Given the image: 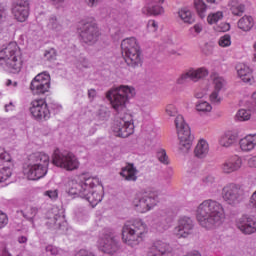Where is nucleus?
<instances>
[{"instance_id":"obj_16","label":"nucleus","mask_w":256,"mask_h":256,"mask_svg":"<svg viewBox=\"0 0 256 256\" xmlns=\"http://www.w3.org/2000/svg\"><path fill=\"white\" fill-rule=\"evenodd\" d=\"M207 75H209V70H207L205 67H200L197 69L190 68L180 75V77L176 80V83L177 85H185V83H189V81L197 83V81L205 79Z\"/></svg>"},{"instance_id":"obj_15","label":"nucleus","mask_w":256,"mask_h":256,"mask_svg":"<svg viewBox=\"0 0 256 256\" xmlns=\"http://www.w3.org/2000/svg\"><path fill=\"white\" fill-rule=\"evenodd\" d=\"M29 111L36 121H47L51 118V111L45 99H35L30 103Z\"/></svg>"},{"instance_id":"obj_48","label":"nucleus","mask_w":256,"mask_h":256,"mask_svg":"<svg viewBox=\"0 0 256 256\" xmlns=\"http://www.w3.org/2000/svg\"><path fill=\"white\" fill-rule=\"evenodd\" d=\"M149 33H155L159 29V24L155 20H149L147 24Z\"/></svg>"},{"instance_id":"obj_41","label":"nucleus","mask_w":256,"mask_h":256,"mask_svg":"<svg viewBox=\"0 0 256 256\" xmlns=\"http://www.w3.org/2000/svg\"><path fill=\"white\" fill-rule=\"evenodd\" d=\"M203 31V24H195L194 26L190 27L188 30V35L190 37H197Z\"/></svg>"},{"instance_id":"obj_12","label":"nucleus","mask_w":256,"mask_h":256,"mask_svg":"<svg viewBox=\"0 0 256 256\" xmlns=\"http://www.w3.org/2000/svg\"><path fill=\"white\" fill-rule=\"evenodd\" d=\"M222 198L228 205L236 207L245 200V192L241 189V186L230 183L223 187Z\"/></svg>"},{"instance_id":"obj_62","label":"nucleus","mask_w":256,"mask_h":256,"mask_svg":"<svg viewBox=\"0 0 256 256\" xmlns=\"http://www.w3.org/2000/svg\"><path fill=\"white\" fill-rule=\"evenodd\" d=\"M5 169H11V168H9V167H2V168H0V177H3V175H5Z\"/></svg>"},{"instance_id":"obj_10","label":"nucleus","mask_w":256,"mask_h":256,"mask_svg":"<svg viewBox=\"0 0 256 256\" xmlns=\"http://www.w3.org/2000/svg\"><path fill=\"white\" fill-rule=\"evenodd\" d=\"M52 163L56 167L66 169V171H75V169H79V160L77 159V156L72 152H61L59 149L54 150Z\"/></svg>"},{"instance_id":"obj_47","label":"nucleus","mask_w":256,"mask_h":256,"mask_svg":"<svg viewBox=\"0 0 256 256\" xmlns=\"http://www.w3.org/2000/svg\"><path fill=\"white\" fill-rule=\"evenodd\" d=\"M9 223V217L5 214V212L0 211V229L7 227Z\"/></svg>"},{"instance_id":"obj_11","label":"nucleus","mask_w":256,"mask_h":256,"mask_svg":"<svg viewBox=\"0 0 256 256\" xmlns=\"http://www.w3.org/2000/svg\"><path fill=\"white\" fill-rule=\"evenodd\" d=\"M99 27L95 20L82 21V26L80 27V39L82 43L86 45H95L96 41H99Z\"/></svg>"},{"instance_id":"obj_38","label":"nucleus","mask_w":256,"mask_h":256,"mask_svg":"<svg viewBox=\"0 0 256 256\" xmlns=\"http://www.w3.org/2000/svg\"><path fill=\"white\" fill-rule=\"evenodd\" d=\"M222 19H223L222 11L210 13L207 17V21L209 25H217L218 21H222Z\"/></svg>"},{"instance_id":"obj_59","label":"nucleus","mask_w":256,"mask_h":256,"mask_svg":"<svg viewBox=\"0 0 256 256\" xmlns=\"http://www.w3.org/2000/svg\"><path fill=\"white\" fill-rule=\"evenodd\" d=\"M205 95H207V92H205V91H198V92L195 93L196 99H203V97Z\"/></svg>"},{"instance_id":"obj_63","label":"nucleus","mask_w":256,"mask_h":256,"mask_svg":"<svg viewBox=\"0 0 256 256\" xmlns=\"http://www.w3.org/2000/svg\"><path fill=\"white\" fill-rule=\"evenodd\" d=\"M249 163H254V164H253V167H256V156L252 157V158L249 160Z\"/></svg>"},{"instance_id":"obj_43","label":"nucleus","mask_w":256,"mask_h":256,"mask_svg":"<svg viewBox=\"0 0 256 256\" xmlns=\"http://www.w3.org/2000/svg\"><path fill=\"white\" fill-rule=\"evenodd\" d=\"M231 29V24L227 22H221L220 24L214 26V31L218 33H225Z\"/></svg>"},{"instance_id":"obj_20","label":"nucleus","mask_w":256,"mask_h":256,"mask_svg":"<svg viewBox=\"0 0 256 256\" xmlns=\"http://www.w3.org/2000/svg\"><path fill=\"white\" fill-rule=\"evenodd\" d=\"M236 227L243 235H253V233H256V218L244 214L236 220Z\"/></svg>"},{"instance_id":"obj_64","label":"nucleus","mask_w":256,"mask_h":256,"mask_svg":"<svg viewBox=\"0 0 256 256\" xmlns=\"http://www.w3.org/2000/svg\"><path fill=\"white\" fill-rule=\"evenodd\" d=\"M12 83H13V82H12L11 80H7V81H6L7 87H9Z\"/></svg>"},{"instance_id":"obj_22","label":"nucleus","mask_w":256,"mask_h":256,"mask_svg":"<svg viewBox=\"0 0 256 256\" xmlns=\"http://www.w3.org/2000/svg\"><path fill=\"white\" fill-rule=\"evenodd\" d=\"M241 167H243V159L232 156L221 164L220 169L224 175H231V173H237Z\"/></svg>"},{"instance_id":"obj_44","label":"nucleus","mask_w":256,"mask_h":256,"mask_svg":"<svg viewBox=\"0 0 256 256\" xmlns=\"http://www.w3.org/2000/svg\"><path fill=\"white\" fill-rule=\"evenodd\" d=\"M45 251L48 255H52V256H57L61 254V249L51 244L45 247Z\"/></svg>"},{"instance_id":"obj_18","label":"nucleus","mask_w":256,"mask_h":256,"mask_svg":"<svg viewBox=\"0 0 256 256\" xmlns=\"http://www.w3.org/2000/svg\"><path fill=\"white\" fill-rule=\"evenodd\" d=\"M194 227L195 224L190 217L182 216L178 219V225L174 228L173 233L178 239H186L188 235L193 233Z\"/></svg>"},{"instance_id":"obj_4","label":"nucleus","mask_w":256,"mask_h":256,"mask_svg":"<svg viewBox=\"0 0 256 256\" xmlns=\"http://www.w3.org/2000/svg\"><path fill=\"white\" fill-rule=\"evenodd\" d=\"M29 164L24 169V175L30 181L43 179L49 171V155L43 152H35L29 156Z\"/></svg>"},{"instance_id":"obj_7","label":"nucleus","mask_w":256,"mask_h":256,"mask_svg":"<svg viewBox=\"0 0 256 256\" xmlns=\"http://www.w3.org/2000/svg\"><path fill=\"white\" fill-rule=\"evenodd\" d=\"M122 55L125 63L132 69H137L143 65V56L141 55V47L135 37L126 38L121 43Z\"/></svg>"},{"instance_id":"obj_55","label":"nucleus","mask_w":256,"mask_h":256,"mask_svg":"<svg viewBox=\"0 0 256 256\" xmlns=\"http://www.w3.org/2000/svg\"><path fill=\"white\" fill-rule=\"evenodd\" d=\"M75 256H95V254L87 251V250H79Z\"/></svg>"},{"instance_id":"obj_45","label":"nucleus","mask_w":256,"mask_h":256,"mask_svg":"<svg viewBox=\"0 0 256 256\" xmlns=\"http://www.w3.org/2000/svg\"><path fill=\"white\" fill-rule=\"evenodd\" d=\"M44 57H46L48 61H55V59H57V50H55V48L46 50Z\"/></svg>"},{"instance_id":"obj_54","label":"nucleus","mask_w":256,"mask_h":256,"mask_svg":"<svg viewBox=\"0 0 256 256\" xmlns=\"http://www.w3.org/2000/svg\"><path fill=\"white\" fill-rule=\"evenodd\" d=\"M88 7H97L103 0H84Z\"/></svg>"},{"instance_id":"obj_6","label":"nucleus","mask_w":256,"mask_h":256,"mask_svg":"<svg viewBox=\"0 0 256 256\" xmlns=\"http://www.w3.org/2000/svg\"><path fill=\"white\" fill-rule=\"evenodd\" d=\"M0 67L8 69L11 73H19L23 67L21 50L16 42H10L7 47L0 50Z\"/></svg>"},{"instance_id":"obj_34","label":"nucleus","mask_w":256,"mask_h":256,"mask_svg":"<svg viewBox=\"0 0 256 256\" xmlns=\"http://www.w3.org/2000/svg\"><path fill=\"white\" fill-rule=\"evenodd\" d=\"M230 11L232 15H236L238 17H241L243 13H245V5L241 4L237 0L230 1Z\"/></svg>"},{"instance_id":"obj_35","label":"nucleus","mask_w":256,"mask_h":256,"mask_svg":"<svg viewBox=\"0 0 256 256\" xmlns=\"http://www.w3.org/2000/svg\"><path fill=\"white\" fill-rule=\"evenodd\" d=\"M194 8L200 19H205L207 15V4L203 0H194Z\"/></svg>"},{"instance_id":"obj_36","label":"nucleus","mask_w":256,"mask_h":256,"mask_svg":"<svg viewBox=\"0 0 256 256\" xmlns=\"http://www.w3.org/2000/svg\"><path fill=\"white\" fill-rule=\"evenodd\" d=\"M20 213L24 217V219H27L28 221H33V219H35V217L37 216V213H39V208L29 206L25 210H21Z\"/></svg>"},{"instance_id":"obj_42","label":"nucleus","mask_w":256,"mask_h":256,"mask_svg":"<svg viewBox=\"0 0 256 256\" xmlns=\"http://www.w3.org/2000/svg\"><path fill=\"white\" fill-rule=\"evenodd\" d=\"M157 159L160 161V163H163V165H169V157L167 156V152L163 149H160L157 151Z\"/></svg>"},{"instance_id":"obj_40","label":"nucleus","mask_w":256,"mask_h":256,"mask_svg":"<svg viewBox=\"0 0 256 256\" xmlns=\"http://www.w3.org/2000/svg\"><path fill=\"white\" fill-rule=\"evenodd\" d=\"M238 121H249L251 119V110L240 109L236 114Z\"/></svg>"},{"instance_id":"obj_56","label":"nucleus","mask_w":256,"mask_h":256,"mask_svg":"<svg viewBox=\"0 0 256 256\" xmlns=\"http://www.w3.org/2000/svg\"><path fill=\"white\" fill-rule=\"evenodd\" d=\"M95 97H97V91L95 89H89L88 90V99H90V101H93L95 99Z\"/></svg>"},{"instance_id":"obj_8","label":"nucleus","mask_w":256,"mask_h":256,"mask_svg":"<svg viewBox=\"0 0 256 256\" xmlns=\"http://www.w3.org/2000/svg\"><path fill=\"white\" fill-rule=\"evenodd\" d=\"M175 125L178 133L179 146L178 149L182 153H188L189 149L193 147V135H191V128L185 123L182 115H178L175 119Z\"/></svg>"},{"instance_id":"obj_60","label":"nucleus","mask_w":256,"mask_h":256,"mask_svg":"<svg viewBox=\"0 0 256 256\" xmlns=\"http://www.w3.org/2000/svg\"><path fill=\"white\" fill-rule=\"evenodd\" d=\"M28 239L27 236H19L18 237V243L23 244V243H27Z\"/></svg>"},{"instance_id":"obj_57","label":"nucleus","mask_w":256,"mask_h":256,"mask_svg":"<svg viewBox=\"0 0 256 256\" xmlns=\"http://www.w3.org/2000/svg\"><path fill=\"white\" fill-rule=\"evenodd\" d=\"M6 11L7 9L5 8V6H3V4H0V23H3V18L5 17Z\"/></svg>"},{"instance_id":"obj_17","label":"nucleus","mask_w":256,"mask_h":256,"mask_svg":"<svg viewBox=\"0 0 256 256\" xmlns=\"http://www.w3.org/2000/svg\"><path fill=\"white\" fill-rule=\"evenodd\" d=\"M45 225L48 229H63L67 225L65 216L59 212V209L52 208L45 215Z\"/></svg>"},{"instance_id":"obj_19","label":"nucleus","mask_w":256,"mask_h":256,"mask_svg":"<svg viewBox=\"0 0 256 256\" xmlns=\"http://www.w3.org/2000/svg\"><path fill=\"white\" fill-rule=\"evenodd\" d=\"M29 0H16L12 5V15L19 23H25L29 19Z\"/></svg>"},{"instance_id":"obj_5","label":"nucleus","mask_w":256,"mask_h":256,"mask_svg":"<svg viewBox=\"0 0 256 256\" xmlns=\"http://www.w3.org/2000/svg\"><path fill=\"white\" fill-rule=\"evenodd\" d=\"M147 233V224L143 220L136 219L127 222L122 228V241L128 247L135 249L143 241Z\"/></svg>"},{"instance_id":"obj_50","label":"nucleus","mask_w":256,"mask_h":256,"mask_svg":"<svg viewBox=\"0 0 256 256\" xmlns=\"http://www.w3.org/2000/svg\"><path fill=\"white\" fill-rule=\"evenodd\" d=\"M166 113L169 117H175L177 115V108L173 104H169L166 107Z\"/></svg>"},{"instance_id":"obj_14","label":"nucleus","mask_w":256,"mask_h":256,"mask_svg":"<svg viewBox=\"0 0 256 256\" xmlns=\"http://www.w3.org/2000/svg\"><path fill=\"white\" fill-rule=\"evenodd\" d=\"M51 89V75L42 72L36 75L30 83V91L32 95H45Z\"/></svg>"},{"instance_id":"obj_23","label":"nucleus","mask_w":256,"mask_h":256,"mask_svg":"<svg viewBox=\"0 0 256 256\" xmlns=\"http://www.w3.org/2000/svg\"><path fill=\"white\" fill-rule=\"evenodd\" d=\"M137 173H139V170H137V167H135L134 163H127L126 166L121 168V171L119 173L120 177H123L125 181H137Z\"/></svg>"},{"instance_id":"obj_39","label":"nucleus","mask_w":256,"mask_h":256,"mask_svg":"<svg viewBox=\"0 0 256 256\" xmlns=\"http://www.w3.org/2000/svg\"><path fill=\"white\" fill-rule=\"evenodd\" d=\"M211 78L214 83V90L221 91V89H223V86L225 85V79L219 76V74H213Z\"/></svg>"},{"instance_id":"obj_53","label":"nucleus","mask_w":256,"mask_h":256,"mask_svg":"<svg viewBox=\"0 0 256 256\" xmlns=\"http://www.w3.org/2000/svg\"><path fill=\"white\" fill-rule=\"evenodd\" d=\"M49 3L56 7V9H59L65 4V0H49Z\"/></svg>"},{"instance_id":"obj_37","label":"nucleus","mask_w":256,"mask_h":256,"mask_svg":"<svg viewBox=\"0 0 256 256\" xmlns=\"http://www.w3.org/2000/svg\"><path fill=\"white\" fill-rule=\"evenodd\" d=\"M212 110L213 106H211L207 101H198L196 103V111H198L200 115H207V113H211Z\"/></svg>"},{"instance_id":"obj_24","label":"nucleus","mask_w":256,"mask_h":256,"mask_svg":"<svg viewBox=\"0 0 256 256\" xmlns=\"http://www.w3.org/2000/svg\"><path fill=\"white\" fill-rule=\"evenodd\" d=\"M152 219L154 223H160L163 229H169V225L173 223V218L167 216V213L163 210L153 213Z\"/></svg>"},{"instance_id":"obj_29","label":"nucleus","mask_w":256,"mask_h":256,"mask_svg":"<svg viewBox=\"0 0 256 256\" xmlns=\"http://www.w3.org/2000/svg\"><path fill=\"white\" fill-rule=\"evenodd\" d=\"M178 17L187 25H193L195 23V16H193V12L189 8L180 9L178 11Z\"/></svg>"},{"instance_id":"obj_21","label":"nucleus","mask_w":256,"mask_h":256,"mask_svg":"<svg viewBox=\"0 0 256 256\" xmlns=\"http://www.w3.org/2000/svg\"><path fill=\"white\" fill-rule=\"evenodd\" d=\"M173 248L163 240H156L149 248L147 256H171Z\"/></svg>"},{"instance_id":"obj_49","label":"nucleus","mask_w":256,"mask_h":256,"mask_svg":"<svg viewBox=\"0 0 256 256\" xmlns=\"http://www.w3.org/2000/svg\"><path fill=\"white\" fill-rule=\"evenodd\" d=\"M219 91L220 90H214L211 94H210V101L212 103H221V97L219 96Z\"/></svg>"},{"instance_id":"obj_32","label":"nucleus","mask_w":256,"mask_h":256,"mask_svg":"<svg viewBox=\"0 0 256 256\" xmlns=\"http://www.w3.org/2000/svg\"><path fill=\"white\" fill-rule=\"evenodd\" d=\"M46 27L47 29H50V31H55L56 33L63 31V25H61V22H59L55 15L49 16Z\"/></svg>"},{"instance_id":"obj_9","label":"nucleus","mask_w":256,"mask_h":256,"mask_svg":"<svg viewBox=\"0 0 256 256\" xmlns=\"http://www.w3.org/2000/svg\"><path fill=\"white\" fill-rule=\"evenodd\" d=\"M97 247L99 251L106 255H116V253H119V249H121L115 232L111 230L103 231L98 238Z\"/></svg>"},{"instance_id":"obj_46","label":"nucleus","mask_w":256,"mask_h":256,"mask_svg":"<svg viewBox=\"0 0 256 256\" xmlns=\"http://www.w3.org/2000/svg\"><path fill=\"white\" fill-rule=\"evenodd\" d=\"M219 45L220 47H229L231 45V36L229 34H226L219 39Z\"/></svg>"},{"instance_id":"obj_1","label":"nucleus","mask_w":256,"mask_h":256,"mask_svg":"<svg viewBox=\"0 0 256 256\" xmlns=\"http://www.w3.org/2000/svg\"><path fill=\"white\" fill-rule=\"evenodd\" d=\"M135 94V88L127 85H120L106 93V99L110 101V105L118 115L112 126V131L116 137L127 139L133 135V116L127 110V103H129V99H133Z\"/></svg>"},{"instance_id":"obj_2","label":"nucleus","mask_w":256,"mask_h":256,"mask_svg":"<svg viewBox=\"0 0 256 256\" xmlns=\"http://www.w3.org/2000/svg\"><path fill=\"white\" fill-rule=\"evenodd\" d=\"M99 178L80 176L78 180L68 181L69 195H78L82 199H86L92 207H97L103 201V188L95 190L100 185Z\"/></svg>"},{"instance_id":"obj_58","label":"nucleus","mask_w":256,"mask_h":256,"mask_svg":"<svg viewBox=\"0 0 256 256\" xmlns=\"http://www.w3.org/2000/svg\"><path fill=\"white\" fill-rule=\"evenodd\" d=\"M14 110H15V104H13V102H10L9 104L5 105L6 113H9V111H14Z\"/></svg>"},{"instance_id":"obj_33","label":"nucleus","mask_w":256,"mask_h":256,"mask_svg":"<svg viewBox=\"0 0 256 256\" xmlns=\"http://www.w3.org/2000/svg\"><path fill=\"white\" fill-rule=\"evenodd\" d=\"M143 15H161L164 13L163 6L150 4L142 8Z\"/></svg>"},{"instance_id":"obj_61","label":"nucleus","mask_w":256,"mask_h":256,"mask_svg":"<svg viewBox=\"0 0 256 256\" xmlns=\"http://www.w3.org/2000/svg\"><path fill=\"white\" fill-rule=\"evenodd\" d=\"M112 39H114V41H119V30H115L114 33H112Z\"/></svg>"},{"instance_id":"obj_3","label":"nucleus","mask_w":256,"mask_h":256,"mask_svg":"<svg viewBox=\"0 0 256 256\" xmlns=\"http://www.w3.org/2000/svg\"><path fill=\"white\" fill-rule=\"evenodd\" d=\"M196 218L204 229H213L225 221V209L213 199L204 200L197 207Z\"/></svg>"},{"instance_id":"obj_51","label":"nucleus","mask_w":256,"mask_h":256,"mask_svg":"<svg viewBox=\"0 0 256 256\" xmlns=\"http://www.w3.org/2000/svg\"><path fill=\"white\" fill-rule=\"evenodd\" d=\"M44 195H46V197H49V199H57V197H59V192L57 191V189L48 190L44 192Z\"/></svg>"},{"instance_id":"obj_28","label":"nucleus","mask_w":256,"mask_h":256,"mask_svg":"<svg viewBox=\"0 0 256 256\" xmlns=\"http://www.w3.org/2000/svg\"><path fill=\"white\" fill-rule=\"evenodd\" d=\"M194 155L198 159H205L209 155V143L204 139L199 140L194 149Z\"/></svg>"},{"instance_id":"obj_26","label":"nucleus","mask_w":256,"mask_h":256,"mask_svg":"<svg viewBox=\"0 0 256 256\" xmlns=\"http://www.w3.org/2000/svg\"><path fill=\"white\" fill-rule=\"evenodd\" d=\"M238 77L241 78V80L244 83H251V80L253 79V70L245 64H239L236 67Z\"/></svg>"},{"instance_id":"obj_27","label":"nucleus","mask_w":256,"mask_h":256,"mask_svg":"<svg viewBox=\"0 0 256 256\" xmlns=\"http://www.w3.org/2000/svg\"><path fill=\"white\" fill-rule=\"evenodd\" d=\"M11 154H9L5 149L0 147V164L1 163H11ZM5 174L0 176V183H3L11 177V169H5Z\"/></svg>"},{"instance_id":"obj_31","label":"nucleus","mask_w":256,"mask_h":256,"mask_svg":"<svg viewBox=\"0 0 256 256\" xmlns=\"http://www.w3.org/2000/svg\"><path fill=\"white\" fill-rule=\"evenodd\" d=\"M237 140V136L233 134V132L228 131L224 135L221 136L219 140V144L221 147H231L233 143Z\"/></svg>"},{"instance_id":"obj_13","label":"nucleus","mask_w":256,"mask_h":256,"mask_svg":"<svg viewBox=\"0 0 256 256\" xmlns=\"http://www.w3.org/2000/svg\"><path fill=\"white\" fill-rule=\"evenodd\" d=\"M159 203L157 192H150L133 200V207L138 213H147Z\"/></svg>"},{"instance_id":"obj_52","label":"nucleus","mask_w":256,"mask_h":256,"mask_svg":"<svg viewBox=\"0 0 256 256\" xmlns=\"http://www.w3.org/2000/svg\"><path fill=\"white\" fill-rule=\"evenodd\" d=\"M202 182L204 183V185H213V183H215V176L213 175L205 176L202 179Z\"/></svg>"},{"instance_id":"obj_30","label":"nucleus","mask_w":256,"mask_h":256,"mask_svg":"<svg viewBox=\"0 0 256 256\" xmlns=\"http://www.w3.org/2000/svg\"><path fill=\"white\" fill-rule=\"evenodd\" d=\"M237 25L241 31H251V29H253V25H255V22L253 21V17L245 15L238 20Z\"/></svg>"},{"instance_id":"obj_25","label":"nucleus","mask_w":256,"mask_h":256,"mask_svg":"<svg viewBox=\"0 0 256 256\" xmlns=\"http://www.w3.org/2000/svg\"><path fill=\"white\" fill-rule=\"evenodd\" d=\"M241 151L244 153H249L253 151L256 147V134H249L246 137L242 138L239 142Z\"/></svg>"}]
</instances>
